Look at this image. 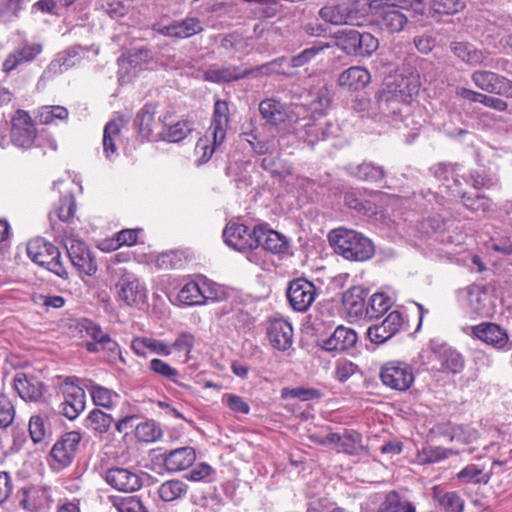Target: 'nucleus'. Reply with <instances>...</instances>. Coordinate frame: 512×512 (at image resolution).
<instances>
[{"instance_id": "f257e3e1", "label": "nucleus", "mask_w": 512, "mask_h": 512, "mask_svg": "<svg viewBox=\"0 0 512 512\" xmlns=\"http://www.w3.org/2000/svg\"><path fill=\"white\" fill-rule=\"evenodd\" d=\"M329 240L335 251L347 260L365 261L374 254V246L363 234L345 228L333 230Z\"/></svg>"}, {"instance_id": "f03ea898", "label": "nucleus", "mask_w": 512, "mask_h": 512, "mask_svg": "<svg viewBox=\"0 0 512 512\" xmlns=\"http://www.w3.org/2000/svg\"><path fill=\"white\" fill-rule=\"evenodd\" d=\"M27 254L34 263L62 279H68L69 274L60 260V252L53 244L43 239L32 240L27 245Z\"/></svg>"}, {"instance_id": "7ed1b4c3", "label": "nucleus", "mask_w": 512, "mask_h": 512, "mask_svg": "<svg viewBox=\"0 0 512 512\" xmlns=\"http://www.w3.org/2000/svg\"><path fill=\"white\" fill-rule=\"evenodd\" d=\"M417 91V84H411L409 79L401 78L399 84L394 88L388 86L387 90L380 92L378 96L379 106L383 111H390L394 115L401 114L399 105L408 103Z\"/></svg>"}, {"instance_id": "20e7f679", "label": "nucleus", "mask_w": 512, "mask_h": 512, "mask_svg": "<svg viewBox=\"0 0 512 512\" xmlns=\"http://www.w3.org/2000/svg\"><path fill=\"white\" fill-rule=\"evenodd\" d=\"M379 377L384 386L397 391L408 390L414 382L412 367L400 361L385 363L380 369Z\"/></svg>"}, {"instance_id": "39448f33", "label": "nucleus", "mask_w": 512, "mask_h": 512, "mask_svg": "<svg viewBox=\"0 0 512 512\" xmlns=\"http://www.w3.org/2000/svg\"><path fill=\"white\" fill-rule=\"evenodd\" d=\"M37 136L36 127L28 112L17 110L11 120L10 141L17 147L30 148Z\"/></svg>"}, {"instance_id": "423d86ee", "label": "nucleus", "mask_w": 512, "mask_h": 512, "mask_svg": "<svg viewBox=\"0 0 512 512\" xmlns=\"http://www.w3.org/2000/svg\"><path fill=\"white\" fill-rule=\"evenodd\" d=\"M152 51L145 47L134 48L127 56L119 58V79L123 82L130 81L140 71L147 68L152 62Z\"/></svg>"}, {"instance_id": "0eeeda50", "label": "nucleus", "mask_w": 512, "mask_h": 512, "mask_svg": "<svg viewBox=\"0 0 512 512\" xmlns=\"http://www.w3.org/2000/svg\"><path fill=\"white\" fill-rule=\"evenodd\" d=\"M66 249L73 267L80 273L92 276L97 272V263L88 246L74 238L66 242Z\"/></svg>"}, {"instance_id": "6e6552de", "label": "nucleus", "mask_w": 512, "mask_h": 512, "mask_svg": "<svg viewBox=\"0 0 512 512\" xmlns=\"http://www.w3.org/2000/svg\"><path fill=\"white\" fill-rule=\"evenodd\" d=\"M317 296L315 285L304 278H298L290 282L287 289V298L291 307L298 312L307 311Z\"/></svg>"}, {"instance_id": "1a4fd4ad", "label": "nucleus", "mask_w": 512, "mask_h": 512, "mask_svg": "<svg viewBox=\"0 0 512 512\" xmlns=\"http://www.w3.org/2000/svg\"><path fill=\"white\" fill-rule=\"evenodd\" d=\"M153 31L171 38L185 39L199 34L203 31L201 21L196 17H186L181 20L172 21L166 25L154 24Z\"/></svg>"}, {"instance_id": "9d476101", "label": "nucleus", "mask_w": 512, "mask_h": 512, "mask_svg": "<svg viewBox=\"0 0 512 512\" xmlns=\"http://www.w3.org/2000/svg\"><path fill=\"white\" fill-rule=\"evenodd\" d=\"M223 238L228 246L240 252L257 248L255 227L249 231L243 224L230 222L223 231Z\"/></svg>"}, {"instance_id": "9b49d317", "label": "nucleus", "mask_w": 512, "mask_h": 512, "mask_svg": "<svg viewBox=\"0 0 512 512\" xmlns=\"http://www.w3.org/2000/svg\"><path fill=\"white\" fill-rule=\"evenodd\" d=\"M81 438L78 431H70L57 440L50 452L51 458L58 465L57 468H64L71 464Z\"/></svg>"}, {"instance_id": "f8f14e48", "label": "nucleus", "mask_w": 512, "mask_h": 512, "mask_svg": "<svg viewBox=\"0 0 512 512\" xmlns=\"http://www.w3.org/2000/svg\"><path fill=\"white\" fill-rule=\"evenodd\" d=\"M13 385L24 401L35 403L42 401L47 388L37 376L24 372L16 373Z\"/></svg>"}, {"instance_id": "ddd939ff", "label": "nucleus", "mask_w": 512, "mask_h": 512, "mask_svg": "<svg viewBox=\"0 0 512 512\" xmlns=\"http://www.w3.org/2000/svg\"><path fill=\"white\" fill-rule=\"evenodd\" d=\"M58 415L53 411H39L33 414L28 423V430L34 444H39L53 435V423Z\"/></svg>"}, {"instance_id": "4468645a", "label": "nucleus", "mask_w": 512, "mask_h": 512, "mask_svg": "<svg viewBox=\"0 0 512 512\" xmlns=\"http://www.w3.org/2000/svg\"><path fill=\"white\" fill-rule=\"evenodd\" d=\"M118 297L128 306L144 303L146 290L140 284L137 277L131 273H125L116 284Z\"/></svg>"}, {"instance_id": "2eb2a0df", "label": "nucleus", "mask_w": 512, "mask_h": 512, "mask_svg": "<svg viewBox=\"0 0 512 512\" xmlns=\"http://www.w3.org/2000/svg\"><path fill=\"white\" fill-rule=\"evenodd\" d=\"M473 335L488 345L508 351L512 348L507 332L499 325L485 322L472 328Z\"/></svg>"}, {"instance_id": "dca6fc26", "label": "nucleus", "mask_w": 512, "mask_h": 512, "mask_svg": "<svg viewBox=\"0 0 512 512\" xmlns=\"http://www.w3.org/2000/svg\"><path fill=\"white\" fill-rule=\"evenodd\" d=\"M378 24L382 30L389 33L402 31L408 22L407 16L394 3L383 2L377 8Z\"/></svg>"}, {"instance_id": "f3484780", "label": "nucleus", "mask_w": 512, "mask_h": 512, "mask_svg": "<svg viewBox=\"0 0 512 512\" xmlns=\"http://www.w3.org/2000/svg\"><path fill=\"white\" fill-rule=\"evenodd\" d=\"M403 316L401 312L394 310L380 324L370 326L367 336L371 342L382 344L392 338L402 327Z\"/></svg>"}, {"instance_id": "a211bd4d", "label": "nucleus", "mask_w": 512, "mask_h": 512, "mask_svg": "<svg viewBox=\"0 0 512 512\" xmlns=\"http://www.w3.org/2000/svg\"><path fill=\"white\" fill-rule=\"evenodd\" d=\"M106 482L114 489L121 492H134L140 489L141 478L135 472L120 467H113L106 471Z\"/></svg>"}, {"instance_id": "6ab92c4d", "label": "nucleus", "mask_w": 512, "mask_h": 512, "mask_svg": "<svg viewBox=\"0 0 512 512\" xmlns=\"http://www.w3.org/2000/svg\"><path fill=\"white\" fill-rule=\"evenodd\" d=\"M42 51V44L24 42L20 47L7 55L2 63L3 72L10 73L20 65L32 62Z\"/></svg>"}, {"instance_id": "aec40b11", "label": "nucleus", "mask_w": 512, "mask_h": 512, "mask_svg": "<svg viewBox=\"0 0 512 512\" xmlns=\"http://www.w3.org/2000/svg\"><path fill=\"white\" fill-rule=\"evenodd\" d=\"M267 337L275 349L285 351L293 343L292 325L284 319H272L267 327Z\"/></svg>"}, {"instance_id": "412c9836", "label": "nucleus", "mask_w": 512, "mask_h": 512, "mask_svg": "<svg viewBox=\"0 0 512 512\" xmlns=\"http://www.w3.org/2000/svg\"><path fill=\"white\" fill-rule=\"evenodd\" d=\"M356 342V332L351 328L340 325L329 337L321 340L320 346L328 352H341L353 347Z\"/></svg>"}, {"instance_id": "4be33fe9", "label": "nucleus", "mask_w": 512, "mask_h": 512, "mask_svg": "<svg viewBox=\"0 0 512 512\" xmlns=\"http://www.w3.org/2000/svg\"><path fill=\"white\" fill-rule=\"evenodd\" d=\"M255 237L257 239V247L261 246L275 254H282L288 251L289 245L286 237L274 230L267 229L263 225L255 226Z\"/></svg>"}, {"instance_id": "5701e85b", "label": "nucleus", "mask_w": 512, "mask_h": 512, "mask_svg": "<svg viewBox=\"0 0 512 512\" xmlns=\"http://www.w3.org/2000/svg\"><path fill=\"white\" fill-rule=\"evenodd\" d=\"M329 440L333 442L332 446L337 452L358 455L364 449L361 434L354 430H344L343 433H330Z\"/></svg>"}, {"instance_id": "b1692460", "label": "nucleus", "mask_w": 512, "mask_h": 512, "mask_svg": "<svg viewBox=\"0 0 512 512\" xmlns=\"http://www.w3.org/2000/svg\"><path fill=\"white\" fill-rule=\"evenodd\" d=\"M229 121V107L227 102L217 100L214 104L213 118L210 126L215 145H221L225 140Z\"/></svg>"}, {"instance_id": "393cba45", "label": "nucleus", "mask_w": 512, "mask_h": 512, "mask_svg": "<svg viewBox=\"0 0 512 512\" xmlns=\"http://www.w3.org/2000/svg\"><path fill=\"white\" fill-rule=\"evenodd\" d=\"M195 459V450L187 446L169 451L163 461L168 472H180L189 468Z\"/></svg>"}, {"instance_id": "a878e982", "label": "nucleus", "mask_w": 512, "mask_h": 512, "mask_svg": "<svg viewBox=\"0 0 512 512\" xmlns=\"http://www.w3.org/2000/svg\"><path fill=\"white\" fill-rule=\"evenodd\" d=\"M380 4L381 0H354L346 3L348 25H362L368 15H376Z\"/></svg>"}, {"instance_id": "bb28decb", "label": "nucleus", "mask_w": 512, "mask_h": 512, "mask_svg": "<svg viewBox=\"0 0 512 512\" xmlns=\"http://www.w3.org/2000/svg\"><path fill=\"white\" fill-rule=\"evenodd\" d=\"M371 80L369 71L361 66H353L344 70L338 77L340 87L358 91L365 88Z\"/></svg>"}, {"instance_id": "cd10ccee", "label": "nucleus", "mask_w": 512, "mask_h": 512, "mask_svg": "<svg viewBox=\"0 0 512 512\" xmlns=\"http://www.w3.org/2000/svg\"><path fill=\"white\" fill-rule=\"evenodd\" d=\"M136 122L140 133L146 138H154L162 129L161 120L155 118V107L152 104H146L139 111Z\"/></svg>"}, {"instance_id": "c85d7f7f", "label": "nucleus", "mask_w": 512, "mask_h": 512, "mask_svg": "<svg viewBox=\"0 0 512 512\" xmlns=\"http://www.w3.org/2000/svg\"><path fill=\"white\" fill-rule=\"evenodd\" d=\"M176 303L181 307L204 305L202 281H189L185 283L177 294Z\"/></svg>"}, {"instance_id": "c756f323", "label": "nucleus", "mask_w": 512, "mask_h": 512, "mask_svg": "<svg viewBox=\"0 0 512 512\" xmlns=\"http://www.w3.org/2000/svg\"><path fill=\"white\" fill-rule=\"evenodd\" d=\"M259 112L263 119L273 126L284 123L288 118V112L285 105L272 98L265 99L260 102Z\"/></svg>"}, {"instance_id": "7c9ffc66", "label": "nucleus", "mask_w": 512, "mask_h": 512, "mask_svg": "<svg viewBox=\"0 0 512 512\" xmlns=\"http://www.w3.org/2000/svg\"><path fill=\"white\" fill-rule=\"evenodd\" d=\"M365 290L362 287L355 286L343 294V305L349 315L355 317L366 316Z\"/></svg>"}, {"instance_id": "2f4dec72", "label": "nucleus", "mask_w": 512, "mask_h": 512, "mask_svg": "<svg viewBox=\"0 0 512 512\" xmlns=\"http://www.w3.org/2000/svg\"><path fill=\"white\" fill-rule=\"evenodd\" d=\"M433 498L443 512H462L464 500L455 491H446L440 486L433 487Z\"/></svg>"}, {"instance_id": "473e14b6", "label": "nucleus", "mask_w": 512, "mask_h": 512, "mask_svg": "<svg viewBox=\"0 0 512 512\" xmlns=\"http://www.w3.org/2000/svg\"><path fill=\"white\" fill-rule=\"evenodd\" d=\"M450 49L458 59L471 66L481 64L484 60L482 51L469 42H451Z\"/></svg>"}, {"instance_id": "72a5a7b5", "label": "nucleus", "mask_w": 512, "mask_h": 512, "mask_svg": "<svg viewBox=\"0 0 512 512\" xmlns=\"http://www.w3.org/2000/svg\"><path fill=\"white\" fill-rule=\"evenodd\" d=\"M377 512H416L415 505L395 491L386 494Z\"/></svg>"}, {"instance_id": "f704fd0d", "label": "nucleus", "mask_w": 512, "mask_h": 512, "mask_svg": "<svg viewBox=\"0 0 512 512\" xmlns=\"http://www.w3.org/2000/svg\"><path fill=\"white\" fill-rule=\"evenodd\" d=\"M248 73L237 66L209 69L205 72V79L210 82H230L247 77Z\"/></svg>"}, {"instance_id": "c9c22d12", "label": "nucleus", "mask_w": 512, "mask_h": 512, "mask_svg": "<svg viewBox=\"0 0 512 512\" xmlns=\"http://www.w3.org/2000/svg\"><path fill=\"white\" fill-rule=\"evenodd\" d=\"M193 129L190 121L182 120L168 127L163 126L157 135L164 141L176 143L186 138Z\"/></svg>"}, {"instance_id": "e433bc0d", "label": "nucleus", "mask_w": 512, "mask_h": 512, "mask_svg": "<svg viewBox=\"0 0 512 512\" xmlns=\"http://www.w3.org/2000/svg\"><path fill=\"white\" fill-rule=\"evenodd\" d=\"M501 77L499 74L486 70H477L471 75L473 83L479 89L493 94L498 93Z\"/></svg>"}, {"instance_id": "4c0bfd02", "label": "nucleus", "mask_w": 512, "mask_h": 512, "mask_svg": "<svg viewBox=\"0 0 512 512\" xmlns=\"http://www.w3.org/2000/svg\"><path fill=\"white\" fill-rule=\"evenodd\" d=\"M121 125L117 121H110L106 124L103 132V151L107 158L117 151Z\"/></svg>"}, {"instance_id": "58836bf2", "label": "nucleus", "mask_w": 512, "mask_h": 512, "mask_svg": "<svg viewBox=\"0 0 512 512\" xmlns=\"http://www.w3.org/2000/svg\"><path fill=\"white\" fill-rule=\"evenodd\" d=\"M319 16L324 21L334 25L348 24L346 3L328 4L320 9Z\"/></svg>"}, {"instance_id": "ea45409f", "label": "nucleus", "mask_w": 512, "mask_h": 512, "mask_svg": "<svg viewBox=\"0 0 512 512\" xmlns=\"http://www.w3.org/2000/svg\"><path fill=\"white\" fill-rule=\"evenodd\" d=\"M188 486L180 480H169L162 483L158 489L159 497L165 502H172L187 493Z\"/></svg>"}, {"instance_id": "a19ab883", "label": "nucleus", "mask_w": 512, "mask_h": 512, "mask_svg": "<svg viewBox=\"0 0 512 512\" xmlns=\"http://www.w3.org/2000/svg\"><path fill=\"white\" fill-rule=\"evenodd\" d=\"M488 294L480 288L474 287L468 291V305L473 313L479 316H488L489 308L487 306Z\"/></svg>"}, {"instance_id": "79ce46f5", "label": "nucleus", "mask_w": 512, "mask_h": 512, "mask_svg": "<svg viewBox=\"0 0 512 512\" xmlns=\"http://www.w3.org/2000/svg\"><path fill=\"white\" fill-rule=\"evenodd\" d=\"M456 477L465 484H487L490 480V474L484 473L483 469L475 464L465 466Z\"/></svg>"}, {"instance_id": "37998d69", "label": "nucleus", "mask_w": 512, "mask_h": 512, "mask_svg": "<svg viewBox=\"0 0 512 512\" xmlns=\"http://www.w3.org/2000/svg\"><path fill=\"white\" fill-rule=\"evenodd\" d=\"M392 303V299L384 293H375L370 297L366 307V316L378 318L390 309Z\"/></svg>"}, {"instance_id": "c03bdc74", "label": "nucleus", "mask_w": 512, "mask_h": 512, "mask_svg": "<svg viewBox=\"0 0 512 512\" xmlns=\"http://www.w3.org/2000/svg\"><path fill=\"white\" fill-rule=\"evenodd\" d=\"M359 32L354 29H342L335 34L336 45L347 54H357Z\"/></svg>"}, {"instance_id": "a18cd8bd", "label": "nucleus", "mask_w": 512, "mask_h": 512, "mask_svg": "<svg viewBox=\"0 0 512 512\" xmlns=\"http://www.w3.org/2000/svg\"><path fill=\"white\" fill-rule=\"evenodd\" d=\"M352 174L360 180L367 182H379L384 179L385 171L381 166H376L373 163H362L356 166Z\"/></svg>"}, {"instance_id": "49530a36", "label": "nucleus", "mask_w": 512, "mask_h": 512, "mask_svg": "<svg viewBox=\"0 0 512 512\" xmlns=\"http://www.w3.org/2000/svg\"><path fill=\"white\" fill-rule=\"evenodd\" d=\"M245 140L257 154H272L277 150V141L274 138H260L256 133H244Z\"/></svg>"}, {"instance_id": "de8ad7c7", "label": "nucleus", "mask_w": 512, "mask_h": 512, "mask_svg": "<svg viewBox=\"0 0 512 512\" xmlns=\"http://www.w3.org/2000/svg\"><path fill=\"white\" fill-rule=\"evenodd\" d=\"M113 418L99 409L92 410L87 417V426L99 434L106 433Z\"/></svg>"}, {"instance_id": "09e8293b", "label": "nucleus", "mask_w": 512, "mask_h": 512, "mask_svg": "<svg viewBox=\"0 0 512 512\" xmlns=\"http://www.w3.org/2000/svg\"><path fill=\"white\" fill-rule=\"evenodd\" d=\"M220 315H229L228 321L236 328L246 327L253 320L252 316L241 306L231 307L230 309L223 307Z\"/></svg>"}, {"instance_id": "8fccbe9b", "label": "nucleus", "mask_w": 512, "mask_h": 512, "mask_svg": "<svg viewBox=\"0 0 512 512\" xmlns=\"http://www.w3.org/2000/svg\"><path fill=\"white\" fill-rule=\"evenodd\" d=\"M89 392L93 403L96 406H102L105 408L111 407L113 404V399L117 397V394H115L110 389L97 384L90 385Z\"/></svg>"}, {"instance_id": "3c124183", "label": "nucleus", "mask_w": 512, "mask_h": 512, "mask_svg": "<svg viewBox=\"0 0 512 512\" xmlns=\"http://www.w3.org/2000/svg\"><path fill=\"white\" fill-rule=\"evenodd\" d=\"M76 211L75 197L72 193L68 192L61 197L59 205L54 209V213L61 221H69L74 217Z\"/></svg>"}, {"instance_id": "603ef678", "label": "nucleus", "mask_w": 512, "mask_h": 512, "mask_svg": "<svg viewBox=\"0 0 512 512\" xmlns=\"http://www.w3.org/2000/svg\"><path fill=\"white\" fill-rule=\"evenodd\" d=\"M201 281L205 303L207 301H222L228 297V291L222 285L206 278H203Z\"/></svg>"}, {"instance_id": "864d4df0", "label": "nucleus", "mask_w": 512, "mask_h": 512, "mask_svg": "<svg viewBox=\"0 0 512 512\" xmlns=\"http://www.w3.org/2000/svg\"><path fill=\"white\" fill-rule=\"evenodd\" d=\"M149 369L164 378H167L174 382L175 384L181 385L180 381L178 380L179 372L177 369L169 365L168 363L164 362L161 359L154 358L149 362Z\"/></svg>"}, {"instance_id": "5fc2aeb1", "label": "nucleus", "mask_w": 512, "mask_h": 512, "mask_svg": "<svg viewBox=\"0 0 512 512\" xmlns=\"http://www.w3.org/2000/svg\"><path fill=\"white\" fill-rule=\"evenodd\" d=\"M456 454L452 449L428 446L424 447L419 453L420 460L422 463H436L449 456Z\"/></svg>"}, {"instance_id": "6e6d98bb", "label": "nucleus", "mask_w": 512, "mask_h": 512, "mask_svg": "<svg viewBox=\"0 0 512 512\" xmlns=\"http://www.w3.org/2000/svg\"><path fill=\"white\" fill-rule=\"evenodd\" d=\"M136 437L143 442H154L161 437V429L154 422H142L135 426Z\"/></svg>"}, {"instance_id": "4d7b16f0", "label": "nucleus", "mask_w": 512, "mask_h": 512, "mask_svg": "<svg viewBox=\"0 0 512 512\" xmlns=\"http://www.w3.org/2000/svg\"><path fill=\"white\" fill-rule=\"evenodd\" d=\"M441 363L444 369L454 374L459 373L464 367V361L460 353L453 349H445L441 354Z\"/></svg>"}, {"instance_id": "13d9d810", "label": "nucleus", "mask_w": 512, "mask_h": 512, "mask_svg": "<svg viewBox=\"0 0 512 512\" xmlns=\"http://www.w3.org/2000/svg\"><path fill=\"white\" fill-rule=\"evenodd\" d=\"M113 505L118 512H148L141 500L135 496L114 498Z\"/></svg>"}, {"instance_id": "bf43d9fd", "label": "nucleus", "mask_w": 512, "mask_h": 512, "mask_svg": "<svg viewBox=\"0 0 512 512\" xmlns=\"http://www.w3.org/2000/svg\"><path fill=\"white\" fill-rule=\"evenodd\" d=\"M432 9L439 14L453 15L465 8L463 0H429Z\"/></svg>"}, {"instance_id": "052dcab7", "label": "nucleus", "mask_w": 512, "mask_h": 512, "mask_svg": "<svg viewBox=\"0 0 512 512\" xmlns=\"http://www.w3.org/2000/svg\"><path fill=\"white\" fill-rule=\"evenodd\" d=\"M69 112L63 106H44L39 110V120L42 124H50L55 120H65Z\"/></svg>"}, {"instance_id": "680f3d73", "label": "nucleus", "mask_w": 512, "mask_h": 512, "mask_svg": "<svg viewBox=\"0 0 512 512\" xmlns=\"http://www.w3.org/2000/svg\"><path fill=\"white\" fill-rule=\"evenodd\" d=\"M20 493L19 505L27 510L34 512L39 509L41 503L38 500L40 491L36 488H23Z\"/></svg>"}, {"instance_id": "e2e57ef3", "label": "nucleus", "mask_w": 512, "mask_h": 512, "mask_svg": "<svg viewBox=\"0 0 512 512\" xmlns=\"http://www.w3.org/2000/svg\"><path fill=\"white\" fill-rule=\"evenodd\" d=\"M284 62H286V59L284 57H279L253 69H246V71L248 76L251 75L253 77L267 76L271 74H285L283 69H274V66H283Z\"/></svg>"}, {"instance_id": "0e129e2a", "label": "nucleus", "mask_w": 512, "mask_h": 512, "mask_svg": "<svg viewBox=\"0 0 512 512\" xmlns=\"http://www.w3.org/2000/svg\"><path fill=\"white\" fill-rule=\"evenodd\" d=\"M463 204L466 208L470 209L473 212H482L486 213L491 208V202L484 196L476 194L475 196L462 194Z\"/></svg>"}, {"instance_id": "69168bd1", "label": "nucleus", "mask_w": 512, "mask_h": 512, "mask_svg": "<svg viewBox=\"0 0 512 512\" xmlns=\"http://www.w3.org/2000/svg\"><path fill=\"white\" fill-rule=\"evenodd\" d=\"M325 46H312L304 49L299 54L293 56L289 60V66L292 68L302 67L311 62L320 52L324 50Z\"/></svg>"}, {"instance_id": "338daca9", "label": "nucleus", "mask_w": 512, "mask_h": 512, "mask_svg": "<svg viewBox=\"0 0 512 512\" xmlns=\"http://www.w3.org/2000/svg\"><path fill=\"white\" fill-rule=\"evenodd\" d=\"M15 417V408L11 400L3 393H0V428L4 429L11 425Z\"/></svg>"}, {"instance_id": "774afa93", "label": "nucleus", "mask_w": 512, "mask_h": 512, "mask_svg": "<svg viewBox=\"0 0 512 512\" xmlns=\"http://www.w3.org/2000/svg\"><path fill=\"white\" fill-rule=\"evenodd\" d=\"M378 40L370 33H360L357 42V54L370 56L378 48Z\"/></svg>"}]
</instances>
